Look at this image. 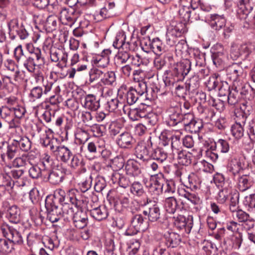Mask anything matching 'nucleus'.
Masks as SVG:
<instances>
[{
	"instance_id": "f257e3e1",
	"label": "nucleus",
	"mask_w": 255,
	"mask_h": 255,
	"mask_svg": "<svg viewBox=\"0 0 255 255\" xmlns=\"http://www.w3.org/2000/svg\"><path fill=\"white\" fill-rule=\"evenodd\" d=\"M77 193L78 191L75 189H71L65 191L61 188L57 189L54 192L55 196L62 206L66 219L72 218L74 212L73 207L77 209L81 208L80 201L76 197Z\"/></svg>"
},
{
	"instance_id": "f03ea898",
	"label": "nucleus",
	"mask_w": 255,
	"mask_h": 255,
	"mask_svg": "<svg viewBox=\"0 0 255 255\" xmlns=\"http://www.w3.org/2000/svg\"><path fill=\"white\" fill-rule=\"evenodd\" d=\"M171 140V148L168 151L161 148H157L151 151L150 159L156 160L159 163L166 160L168 156L171 159L175 158L174 152L178 151L180 145V137L178 135H172L170 137Z\"/></svg>"
},
{
	"instance_id": "7ed1b4c3",
	"label": "nucleus",
	"mask_w": 255,
	"mask_h": 255,
	"mask_svg": "<svg viewBox=\"0 0 255 255\" xmlns=\"http://www.w3.org/2000/svg\"><path fill=\"white\" fill-rule=\"evenodd\" d=\"M211 28L216 31L223 29V35L225 39L230 37L234 29V26L231 25H226V19L223 15L211 14L207 18Z\"/></svg>"
},
{
	"instance_id": "20e7f679",
	"label": "nucleus",
	"mask_w": 255,
	"mask_h": 255,
	"mask_svg": "<svg viewBox=\"0 0 255 255\" xmlns=\"http://www.w3.org/2000/svg\"><path fill=\"white\" fill-rule=\"evenodd\" d=\"M255 51V44L252 42H246L241 44L233 43L230 51L231 58L236 60L242 57L246 59Z\"/></svg>"
},
{
	"instance_id": "39448f33",
	"label": "nucleus",
	"mask_w": 255,
	"mask_h": 255,
	"mask_svg": "<svg viewBox=\"0 0 255 255\" xmlns=\"http://www.w3.org/2000/svg\"><path fill=\"white\" fill-rule=\"evenodd\" d=\"M45 207L47 213V218L51 222H56L62 218L64 221H69V219L65 218L62 207L59 208L52 199L45 200Z\"/></svg>"
},
{
	"instance_id": "423d86ee",
	"label": "nucleus",
	"mask_w": 255,
	"mask_h": 255,
	"mask_svg": "<svg viewBox=\"0 0 255 255\" xmlns=\"http://www.w3.org/2000/svg\"><path fill=\"white\" fill-rule=\"evenodd\" d=\"M246 158L244 156H234L231 157L227 165V172L234 180L240 175V172L245 166Z\"/></svg>"
},
{
	"instance_id": "0eeeda50",
	"label": "nucleus",
	"mask_w": 255,
	"mask_h": 255,
	"mask_svg": "<svg viewBox=\"0 0 255 255\" xmlns=\"http://www.w3.org/2000/svg\"><path fill=\"white\" fill-rule=\"evenodd\" d=\"M0 233L7 240L9 241L10 243L14 245H21L23 242L21 234L7 225H2L0 226Z\"/></svg>"
},
{
	"instance_id": "6e6552de",
	"label": "nucleus",
	"mask_w": 255,
	"mask_h": 255,
	"mask_svg": "<svg viewBox=\"0 0 255 255\" xmlns=\"http://www.w3.org/2000/svg\"><path fill=\"white\" fill-rule=\"evenodd\" d=\"M7 25L9 35L11 39H14L16 36H18L21 39H25L27 37L28 35L27 31L22 25L19 24L17 19H11Z\"/></svg>"
},
{
	"instance_id": "1a4fd4ad",
	"label": "nucleus",
	"mask_w": 255,
	"mask_h": 255,
	"mask_svg": "<svg viewBox=\"0 0 255 255\" xmlns=\"http://www.w3.org/2000/svg\"><path fill=\"white\" fill-rule=\"evenodd\" d=\"M191 69V62L187 60L177 63L174 65L172 75L175 76L174 81H179L184 79Z\"/></svg>"
},
{
	"instance_id": "9d476101",
	"label": "nucleus",
	"mask_w": 255,
	"mask_h": 255,
	"mask_svg": "<svg viewBox=\"0 0 255 255\" xmlns=\"http://www.w3.org/2000/svg\"><path fill=\"white\" fill-rule=\"evenodd\" d=\"M150 108L145 105L141 104L138 107L130 109L128 112L129 118L132 121H137L141 118L149 119L151 114H149L147 109Z\"/></svg>"
},
{
	"instance_id": "9b49d317",
	"label": "nucleus",
	"mask_w": 255,
	"mask_h": 255,
	"mask_svg": "<svg viewBox=\"0 0 255 255\" xmlns=\"http://www.w3.org/2000/svg\"><path fill=\"white\" fill-rule=\"evenodd\" d=\"M53 85V83L51 82L47 81L46 83H43V86L44 90L41 87L36 86L33 87L30 92L28 95L29 101L31 102H35L36 100L40 99L42 95H46L51 90Z\"/></svg>"
},
{
	"instance_id": "f8f14e48",
	"label": "nucleus",
	"mask_w": 255,
	"mask_h": 255,
	"mask_svg": "<svg viewBox=\"0 0 255 255\" xmlns=\"http://www.w3.org/2000/svg\"><path fill=\"white\" fill-rule=\"evenodd\" d=\"M235 181L238 189L242 192L245 191L250 188L254 184V181L253 178L249 175H239L236 177Z\"/></svg>"
},
{
	"instance_id": "ddd939ff",
	"label": "nucleus",
	"mask_w": 255,
	"mask_h": 255,
	"mask_svg": "<svg viewBox=\"0 0 255 255\" xmlns=\"http://www.w3.org/2000/svg\"><path fill=\"white\" fill-rule=\"evenodd\" d=\"M116 142L122 148H130L135 143V140L130 133L124 132L117 137Z\"/></svg>"
},
{
	"instance_id": "4468645a",
	"label": "nucleus",
	"mask_w": 255,
	"mask_h": 255,
	"mask_svg": "<svg viewBox=\"0 0 255 255\" xmlns=\"http://www.w3.org/2000/svg\"><path fill=\"white\" fill-rule=\"evenodd\" d=\"M100 99L94 94H88L84 97L83 106L92 111H97L100 107Z\"/></svg>"
},
{
	"instance_id": "2eb2a0df",
	"label": "nucleus",
	"mask_w": 255,
	"mask_h": 255,
	"mask_svg": "<svg viewBox=\"0 0 255 255\" xmlns=\"http://www.w3.org/2000/svg\"><path fill=\"white\" fill-rule=\"evenodd\" d=\"M143 214L147 216L149 221L153 222L160 218V210L156 204L149 205L143 210Z\"/></svg>"
},
{
	"instance_id": "dca6fc26",
	"label": "nucleus",
	"mask_w": 255,
	"mask_h": 255,
	"mask_svg": "<svg viewBox=\"0 0 255 255\" xmlns=\"http://www.w3.org/2000/svg\"><path fill=\"white\" fill-rule=\"evenodd\" d=\"M74 226L78 229L85 227L88 223V217L85 212L82 211L76 212L72 217Z\"/></svg>"
},
{
	"instance_id": "f3484780",
	"label": "nucleus",
	"mask_w": 255,
	"mask_h": 255,
	"mask_svg": "<svg viewBox=\"0 0 255 255\" xmlns=\"http://www.w3.org/2000/svg\"><path fill=\"white\" fill-rule=\"evenodd\" d=\"M236 87L241 96V99H247L252 100L254 99L255 92L253 89L249 86H245L241 83H237Z\"/></svg>"
},
{
	"instance_id": "a211bd4d",
	"label": "nucleus",
	"mask_w": 255,
	"mask_h": 255,
	"mask_svg": "<svg viewBox=\"0 0 255 255\" xmlns=\"http://www.w3.org/2000/svg\"><path fill=\"white\" fill-rule=\"evenodd\" d=\"M125 170L128 175L133 177L138 176L141 173L138 163L132 159L128 160L125 165Z\"/></svg>"
},
{
	"instance_id": "6ab92c4d",
	"label": "nucleus",
	"mask_w": 255,
	"mask_h": 255,
	"mask_svg": "<svg viewBox=\"0 0 255 255\" xmlns=\"http://www.w3.org/2000/svg\"><path fill=\"white\" fill-rule=\"evenodd\" d=\"M164 238L167 247L175 248L181 242L180 235L174 232H167L164 235Z\"/></svg>"
},
{
	"instance_id": "aec40b11",
	"label": "nucleus",
	"mask_w": 255,
	"mask_h": 255,
	"mask_svg": "<svg viewBox=\"0 0 255 255\" xmlns=\"http://www.w3.org/2000/svg\"><path fill=\"white\" fill-rule=\"evenodd\" d=\"M235 216L239 222L245 223L249 225V228H253L254 226V220L251 218L249 214L241 209H237L234 212Z\"/></svg>"
},
{
	"instance_id": "412c9836",
	"label": "nucleus",
	"mask_w": 255,
	"mask_h": 255,
	"mask_svg": "<svg viewBox=\"0 0 255 255\" xmlns=\"http://www.w3.org/2000/svg\"><path fill=\"white\" fill-rule=\"evenodd\" d=\"M29 56L36 63L37 67L40 68L45 64V58L42 54L41 49L39 48H33L31 51H29Z\"/></svg>"
},
{
	"instance_id": "4be33fe9",
	"label": "nucleus",
	"mask_w": 255,
	"mask_h": 255,
	"mask_svg": "<svg viewBox=\"0 0 255 255\" xmlns=\"http://www.w3.org/2000/svg\"><path fill=\"white\" fill-rule=\"evenodd\" d=\"M64 175L63 169H55L49 173L48 179L51 184L56 185L63 181Z\"/></svg>"
},
{
	"instance_id": "5701e85b",
	"label": "nucleus",
	"mask_w": 255,
	"mask_h": 255,
	"mask_svg": "<svg viewBox=\"0 0 255 255\" xmlns=\"http://www.w3.org/2000/svg\"><path fill=\"white\" fill-rule=\"evenodd\" d=\"M151 147L144 145H138L136 148V156L137 158L147 161L150 159Z\"/></svg>"
},
{
	"instance_id": "b1692460",
	"label": "nucleus",
	"mask_w": 255,
	"mask_h": 255,
	"mask_svg": "<svg viewBox=\"0 0 255 255\" xmlns=\"http://www.w3.org/2000/svg\"><path fill=\"white\" fill-rule=\"evenodd\" d=\"M227 72L230 78L235 81L243 74V69L237 63H234L227 68Z\"/></svg>"
},
{
	"instance_id": "393cba45",
	"label": "nucleus",
	"mask_w": 255,
	"mask_h": 255,
	"mask_svg": "<svg viewBox=\"0 0 255 255\" xmlns=\"http://www.w3.org/2000/svg\"><path fill=\"white\" fill-rule=\"evenodd\" d=\"M20 211L16 205L9 206L7 210L6 217L13 223H18L20 221Z\"/></svg>"
},
{
	"instance_id": "a878e982",
	"label": "nucleus",
	"mask_w": 255,
	"mask_h": 255,
	"mask_svg": "<svg viewBox=\"0 0 255 255\" xmlns=\"http://www.w3.org/2000/svg\"><path fill=\"white\" fill-rule=\"evenodd\" d=\"M174 153L175 155L177 154V159L179 164L185 166H188L191 164L193 155L190 152L183 150L179 151V149L178 151L174 152Z\"/></svg>"
},
{
	"instance_id": "bb28decb",
	"label": "nucleus",
	"mask_w": 255,
	"mask_h": 255,
	"mask_svg": "<svg viewBox=\"0 0 255 255\" xmlns=\"http://www.w3.org/2000/svg\"><path fill=\"white\" fill-rule=\"evenodd\" d=\"M73 155L68 147L62 145L57 148L56 156L61 161L67 163Z\"/></svg>"
},
{
	"instance_id": "cd10ccee",
	"label": "nucleus",
	"mask_w": 255,
	"mask_h": 255,
	"mask_svg": "<svg viewBox=\"0 0 255 255\" xmlns=\"http://www.w3.org/2000/svg\"><path fill=\"white\" fill-rule=\"evenodd\" d=\"M91 216L97 221H102L107 218L108 212L105 206H99L90 211Z\"/></svg>"
},
{
	"instance_id": "c85d7f7f",
	"label": "nucleus",
	"mask_w": 255,
	"mask_h": 255,
	"mask_svg": "<svg viewBox=\"0 0 255 255\" xmlns=\"http://www.w3.org/2000/svg\"><path fill=\"white\" fill-rule=\"evenodd\" d=\"M18 151V147L12 140L11 142L7 146L6 152L1 155L3 161H5L6 159L11 160L13 159Z\"/></svg>"
},
{
	"instance_id": "c756f323",
	"label": "nucleus",
	"mask_w": 255,
	"mask_h": 255,
	"mask_svg": "<svg viewBox=\"0 0 255 255\" xmlns=\"http://www.w3.org/2000/svg\"><path fill=\"white\" fill-rule=\"evenodd\" d=\"M18 149L23 151L27 152L31 148V142L26 136H19L13 139Z\"/></svg>"
},
{
	"instance_id": "7c9ffc66",
	"label": "nucleus",
	"mask_w": 255,
	"mask_h": 255,
	"mask_svg": "<svg viewBox=\"0 0 255 255\" xmlns=\"http://www.w3.org/2000/svg\"><path fill=\"white\" fill-rule=\"evenodd\" d=\"M120 106H123V111L125 114H126V109L127 107L120 103L117 98L109 100L105 105V108L109 112H114Z\"/></svg>"
},
{
	"instance_id": "2f4dec72",
	"label": "nucleus",
	"mask_w": 255,
	"mask_h": 255,
	"mask_svg": "<svg viewBox=\"0 0 255 255\" xmlns=\"http://www.w3.org/2000/svg\"><path fill=\"white\" fill-rule=\"evenodd\" d=\"M211 148L216 149L219 152L226 153L229 151L230 145L227 140L219 139L217 142H214V145L211 146Z\"/></svg>"
},
{
	"instance_id": "473e14b6",
	"label": "nucleus",
	"mask_w": 255,
	"mask_h": 255,
	"mask_svg": "<svg viewBox=\"0 0 255 255\" xmlns=\"http://www.w3.org/2000/svg\"><path fill=\"white\" fill-rule=\"evenodd\" d=\"M131 193L135 196L146 197V192L142 184L138 181H134L131 184Z\"/></svg>"
},
{
	"instance_id": "72a5a7b5",
	"label": "nucleus",
	"mask_w": 255,
	"mask_h": 255,
	"mask_svg": "<svg viewBox=\"0 0 255 255\" xmlns=\"http://www.w3.org/2000/svg\"><path fill=\"white\" fill-rule=\"evenodd\" d=\"M76 140L80 144H85L90 138V135L88 131L83 128H78L75 133Z\"/></svg>"
},
{
	"instance_id": "f704fd0d",
	"label": "nucleus",
	"mask_w": 255,
	"mask_h": 255,
	"mask_svg": "<svg viewBox=\"0 0 255 255\" xmlns=\"http://www.w3.org/2000/svg\"><path fill=\"white\" fill-rule=\"evenodd\" d=\"M152 51L157 56H161L165 52L164 45L162 43L159 38H155L152 40Z\"/></svg>"
},
{
	"instance_id": "c9c22d12",
	"label": "nucleus",
	"mask_w": 255,
	"mask_h": 255,
	"mask_svg": "<svg viewBox=\"0 0 255 255\" xmlns=\"http://www.w3.org/2000/svg\"><path fill=\"white\" fill-rule=\"evenodd\" d=\"M144 222V218L141 214L133 215L130 219V224L132 225V227L137 228L139 230L145 229Z\"/></svg>"
},
{
	"instance_id": "e433bc0d",
	"label": "nucleus",
	"mask_w": 255,
	"mask_h": 255,
	"mask_svg": "<svg viewBox=\"0 0 255 255\" xmlns=\"http://www.w3.org/2000/svg\"><path fill=\"white\" fill-rule=\"evenodd\" d=\"M112 180L115 182L118 180L119 185L126 188L131 184V182L128 176H125L118 173H115L112 176Z\"/></svg>"
},
{
	"instance_id": "4c0bfd02",
	"label": "nucleus",
	"mask_w": 255,
	"mask_h": 255,
	"mask_svg": "<svg viewBox=\"0 0 255 255\" xmlns=\"http://www.w3.org/2000/svg\"><path fill=\"white\" fill-rule=\"evenodd\" d=\"M240 194L237 191H234L232 192L231 191L230 194L229 196L230 198L229 209L231 212H234L238 209V204L239 201Z\"/></svg>"
},
{
	"instance_id": "58836bf2",
	"label": "nucleus",
	"mask_w": 255,
	"mask_h": 255,
	"mask_svg": "<svg viewBox=\"0 0 255 255\" xmlns=\"http://www.w3.org/2000/svg\"><path fill=\"white\" fill-rule=\"evenodd\" d=\"M177 202L174 197H167L165 200L164 207L166 211L170 214H173L177 208Z\"/></svg>"
},
{
	"instance_id": "ea45409f",
	"label": "nucleus",
	"mask_w": 255,
	"mask_h": 255,
	"mask_svg": "<svg viewBox=\"0 0 255 255\" xmlns=\"http://www.w3.org/2000/svg\"><path fill=\"white\" fill-rule=\"evenodd\" d=\"M245 122L243 124L236 122L231 127V131L233 136L236 139H240L244 135V130L243 126Z\"/></svg>"
},
{
	"instance_id": "a19ab883",
	"label": "nucleus",
	"mask_w": 255,
	"mask_h": 255,
	"mask_svg": "<svg viewBox=\"0 0 255 255\" xmlns=\"http://www.w3.org/2000/svg\"><path fill=\"white\" fill-rule=\"evenodd\" d=\"M241 99V96L236 87V84H234L232 89L228 95V103L231 105H235L238 103Z\"/></svg>"
},
{
	"instance_id": "79ce46f5",
	"label": "nucleus",
	"mask_w": 255,
	"mask_h": 255,
	"mask_svg": "<svg viewBox=\"0 0 255 255\" xmlns=\"http://www.w3.org/2000/svg\"><path fill=\"white\" fill-rule=\"evenodd\" d=\"M199 78L197 76L194 75L191 77L186 82V87L188 91L191 93H195L199 87Z\"/></svg>"
},
{
	"instance_id": "37998d69",
	"label": "nucleus",
	"mask_w": 255,
	"mask_h": 255,
	"mask_svg": "<svg viewBox=\"0 0 255 255\" xmlns=\"http://www.w3.org/2000/svg\"><path fill=\"white\" fill-rule=\"evenodd\" d=\"M139 96L133 87H130L126 95L127 102L129 105H132L138 100Z\"/></svg>"
},
{
	"instance_id": "c03bdc74",
	"label": "nucleus",
	"mask_w": 255,
	"mask_h": 255,
	"mask_svg": "<svg viewBox=\"0 0 255 255\" xmlns=\"http://www.w3.org/2000/svg\"><path fill=\"white\" fill-rule=\"evenodd\" d=\"M116 77L115 73L113 71L103 72L101 82L106 85H113L116 83Z\"/></svg>"
},
{
	"instance_id": "a18cd8bd",
	"label": "nucleus",
	"mask_w": 255,
	"mask_h": 255,
	"mask_svg": "<svg viewBox=\"0 0 255 255\" xmlns=\"http://www.w3.org/2000/svg\"><path fill=\"white\" fill-rule=\"evenodd\" d=\"M71 157L72 159L69 164L71 168L75 169L81 168L84 171H86V169L84 167L85 163L82 158L79 157L76 155H73Z\"/></svg>"
},
{
	"instance_id": "49530a36",
	"label": "nucleus",
	"mask_w": 255,
	"mask_h": 255,
	"mask_svg": "<svg viewBox=\"0 0 255 255\" xmlns=\"http://www.w3.org/2000/svg\"><path fill=\"white\" fill-rule=\"evenodd\" d=\"M231 189L228 187H223L222 189L220 190L217 196L216 200L220 204H224L230 194Z\"/></svg>"
},
{
	"instance_id": "de8ad7c7",
	"label": "nucleus",
	"mask_w": 255,
	"mask_h": 255,
	"mask_svg": "<svg viewBox=\"0 0 255 255\" xmlns=\"http://www.w3.org/2000/svg\"><path fill=\"white\" fill-rule=\"evenodd\" d=\"M159 90V89L156 85H151L150 87L147 88V90L145 92L146 99L151 101L157 98V94Z\"/></svg>"
},
{
	"instance_id": "09e8293b",
	"label": "nucleus",
	"mask_w": 255,
	"mask_h": 255,
	"mask_svg": "<svg viewBox=\"0 0 255 255\" xmlns=\"http://www.w3.org/2000/svg\"><path fill=\"white\" fill-rule=\"evenodd\" d=\"M194 120L193 115L190 113L182 115L180 126L187 130L190 126V124L193 122Z\"/></svg>"
},
{
	"instance_id": "8fccbe9b",
	"label": "nucleus",
	"mask_w": 255,
	"mask_h": 255,
	"mask_svg": "<svg viewBox=\"0 0 255 255\" xmlns=\"http://www.w3.org/2000/svg\"><path fill=\"white\" fill-rule=\"evenodd\" d=\"M57 26V18L54 15L49 16L45 21L44 27L48 32H52L55 30Z\"/></svg>"
},
{
	"instance_id": "3c124183",
	"label": "nucleus",
	"mask_w": 255,
	"mask_h": 255,
	"mask_svg": "<svg viewBox=\"0 0 255 255\" xmlns=\"http://www.w3.org/2000/svg\"><path fill=\"white\" fill-rule=\"evenodd\" d=\"M14 55L17 62L20 64L29 55V54L24 52L21 45H19L14 49Z\"/></svg>"
},
{
	"instance_id": "603ef678",
	"label": "nucleus",
	"mask_w": 255,
	"mask_h": 255,
	"mask_svg": "<svg viewBox=\"0 0 255 255\" xmlns=\"http://www.w3.org/2000/svg\"><path fill=\"white\" fill-rule=\"evenodd\" d=\"M20 64L23 65L27 70L30 73L34 72L37 67L36 63L29 55Z\"/></svg>"
},
{
	"instance_id": "864d4df0",
	"label": "nucleus",
	"mask_w": 255,
	"mask_h": 255,
	"mask_svg": "<svg viewBox=\"0 0 255 255\" xmlns=\"http://www.w3.org/2000/svg\"><path fill=\"white\" fill-rule=\"evenodd\" d=\"M212 58L216 67H219L223 64L226 56L223 52L219 51L213 53Z\"/></svg>"
},
{
	"instance_id": "5fc2aeb1",
	"label": "nucleus",
	"mask_w": 255,
	"mask_h": 255,
	"mask_svg": "<svg viewBox=\"0 0 255 255\" xmlns=\"http://www.w3.org/2000/svg\"><path fill=\"white\" fill-rule=\"evenodd\" d=\"M232 246L235 249H239L243 242V236L241 233L234 234L231 237Z\"/></svg>"
},
{
	"instance_id": "6e6d98bb",
	"label": "nucleus",
	"mask_w": 255,
	"mask_h": 255,
	"mask_svg": "<svg viewBox=\"0 0 255 255\" xmlns=\"http://www.w3.org/2000/svg\"><path fill=\"white\" fill-rule=\"evenodd\" d=\"M80 119L87 126H91L93 124V117L90 112L82 111L80 113Z\"/></svg>"
},
{
	"instance_id": "4d7b16f0",
	"label": "nucleus",
	"mask_w": 255,
	"mask_h": 255,
	"mask_svg": "<svg viewBox=\"0 0 255 255\" xmlns=\"http://www.w3.org/2000/svg\"><path fill=\"white\" fill-rule=\"evenodd\" d=\"M182 114H181L179 112H173L169 115V119L168 121V123L171 126H175L178 125H180L181 122Z\"/></svg>"
},
{
	"instance_id": "13d9d810",
	"label": "nucleus",
	"mask_w": 255,
	"mask_h": 255,
	"mask_svg": "<svg viewBox=\"0 0 255 255\" xmlns=\"http://www.w3.org/2000/svg\"><path fill=\"white\" fill-rule=\"evenodd\" d=\"M95 15L98 20H102L103 19L112 17L114 14L113 11H111L108 10L107 7L105 6L101 8L99 12L96 13Z\"/></svg>"
},
{
	"instance_id": "bf43d9fd",
	"label": "nucleus",
	"mask_w": 255,
	"mask_h": 255,
	"mask_svg": "<svg viewBox=\"0 0 255 255\" xmlns=\"http://www.w3.org/2000/svg\"><path fill=\"white\" fill-rule=\"evenodd\" d=\"M0 116L6 122L9 121L13 118L12 108H9V107H3L2 108H0Z\"/></svg>"
},
{
	"instance_id": "052dcab7",
	"label": "nucleus",
	"mask_w": 255,
	"mask_h": 255,
	"mask_svg": "<svg viewBox=\"0 0 255 255\" xmlns=\"http://www.w3.org/2000/svg\"><path fill=\"white\" fill-rule=\"evenodd\" d=\"M218 91L220 97L228 96L230 91V87L227 82L221 81L219 85Z\"/></svg>"
},
{
	"instance_id": "680f3d73",
	"label": "nucleus",
	"mask_w": 255,
	"mask_h": 255,
	"mask_svg": "<svg viewBox=\"0 0 255 255\" xmlns=\"http://www.w3.org/2000/svg\"><path fill=\"white\" fill-rule=\"evenodd\" d=\"M103 75V72L101 70L96 68H92L89 71V80L90 82H93L99 79H101Z\"/></svg>"
},
{
	"instance_id": "e2e57ef3",
	"label": "nucleus",
	"mask_w": 255,
	"mask_h": 255,
	"mask_svg": "<svg viewBox=\"0 0 255 255\" xmlns=\"http://www.w3.org/2000/svg\"><path fill=\"white\" fill-rule=\"evenodd\" d=\"M92 179L91 175L86 177L84 181L79 183L81 191L84 193L88 191L91 187Z\"/></svg>"
},
{
	"instance_id": "0e129e2a",
	"label": "nucleus",
	"mask_w": 255,
	"mask_h": 255,
	"mask_svg": "<svg viewBox=\"0 0 255 255\" xmlns=\"http://www.w3.org/2000/svg\"><path fill=\"white\" fill-rule=\"evenodd\" d=\"M106 186V182L102 177H98L95 179L94 189L97 192H101Z\"/></svg>"
},
{
	"instance_id": "69168bd1",
	"label": "nucleus",
	"mask_w": 255,
	"mask_h": 255,
	"mask_svg": "<svg viewBox=\"0 0 255 255\" xmlns=\"http://www.w3.org/2000/svg\"><path fill=\"white\" fill-rule=\"evenodd\" d=\"M126 36L123 32H119L117 33L115 39L113 42V46L117 49H120L122 47L123 43L126 40Z\"/></svg>"
},
{
	"instance_id": "338daca9",
	"label": "nucleus",
	"mask_w": 255,
	"mask_h": 255,
	"mask_svg": "<svg viewBox=\"0 0 255 255\" xmlns=\"http://www.w3.org/2000/svg\"><path fill=\"white\" fill-rule=\"evenodd\" d=\"M40 241V237L39 235L30 233L27 236V242L29 247H31L35 244L39 243Z\"/></svg>"
},
{
	"instance_id": "774afa93",
	"label": "nucleus",
	"mask_w": 255,
	"mask_h": 255,
	"mask_svg": "<svg viewBox=\"0 0 255 255\" xmlns=\"http://www.w3.org/2000/svg\"><path fill=\"white\" fill-rule=\"evenodd\" d=\"M179 13L185 20L189 21L191 16V10L189 6L182 5V7L179 9Z\"/></svg>"
}]
</instances>
